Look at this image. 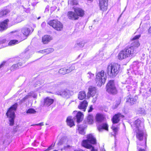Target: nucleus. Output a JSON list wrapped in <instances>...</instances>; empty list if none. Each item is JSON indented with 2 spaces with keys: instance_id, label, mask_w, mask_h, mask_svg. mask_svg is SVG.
Listing matches in <instances>:
<instances>
[{
  "instance_id": "1",
  "label": "nucleus",
  "mask_w": 151,
  "mask_h": 151,
  "mask_svg": "<svg viewBox=\"0 0 151 151\" xmlns=\"http://www.w3.org/2000/svg\"><path fill=\"white\" fill-rule=\"evenodd\" d=\"M87 139L83 140L82 145L83 147L88 149H91V151H98L97 150L94 149V147L91 144H95L96 143L95 138L92 134H89L87 135Z\"/></svg>"
},
{
  "instance_id": "2",
  "label": "nucleus",
  "mask_w": 151,
  "mask_h": 151,
  "mask_svg": "<svg viewBox=\"0 0 151 151\" xmlns=\"http://www.w3.org/2000/svg\"><path fill=\"white\" fill-rule=\"evenodd\" d=\"M120 65L116 63H111L109 65L107 69V73L108 76L111 78L115 77L119 72Z\"/></svg>"
},
{
  "instance_id": "3",
  "label": "nucleus",
  "mask_w": 151,
  "mask_h": 151,
  "mask_svg": "<svg viewBox=\"0 0 151 151\" xmlns=\"http://www.w3.org/2000/svg\"><path fill=\"white\" fill-rule=\"evenodd\" d=\"M17 103L15 104L9 108L6 113V115L9 118V124L10 126H13L14 124L15 117L14 111L17 109Z\"/></svg>"
},
{
  "instance_id": "4",
  "label": "nucleus",
  "mask_w": 151,
  "mask_h": 151,
  "mask_svg": "<svg viewBox=\"0 0 151 151\" xmlns=\"http://www.w3.org/2000/svg\"><path fill=\"white\" fill-rule=\"evenodd\" d=\"M104 73V71L102 70L101 72H98L96 75L95 80L97 86L99 87L105 83L106 80V76Z\"/></svg>"
},
{
  "instance_id": "5",
  "label": "nucleus",
  "mask_w": 151,
  "mask_h": 151,
  "mask_svg": "<svg viewBox=\"0 0 151 151\" xmlns=\"http://www.w3.org/2000/svg\"><path fill=\"white\" fill-rule=\"evenodd\" d=\"M47 23L58 31H61L63 29V26L62 24L57 19L50 20Z\"/></svg>"
},
{
  "instance_id": "6",
  "label": "nucleus",
  "mask_w": 151,
  "mask_h": 151,
  "mask_svg": "<svg viewBox=\"0 0 151 151\" xmlns=\"http://www.w3.org/2000/svg\"><path fill=\"white\" fill-rule=\"evenodd\" d=\"M106 91L109 93L115 94L117 92L114 81L110 80L106 85Z\"/></svg>"
},
{
  "instance_id": "7",
  "label": "nucleus",
  "mask_w": 151,
  "mask_h": 151,
  "mask_svg": "<svg viewBox=\"0 0 151 151\" xmlns=\"http://www.w3.org/2000/svg\"><path fill=\"white\" fill-rule=\"evenodd\" d=\"M30 29L28 28L24 27L22 30V34L20 32H14V35L16 36L17 38H20L22 40L26 39L25 37L28 35L30 32Z\"/></svg>"
},
{
  "instance_id": "8",
  "label": "nucleus",
  "mask_w": 151,
  "mask_h": 151,
  "mask_svg": "<svg viewBox=\"0 0 151 151\" xmlns=\"http://www.w3.org/2000/svg\"><path fill=\"white\" fill-rule=\"evenodd\" d=\"M73 93V91L68 89L59 91L56 92L57 95H60L65 98H69Z\"/></svg>"
},
{
  "instance_id": "9",
  "label": "nucleus",
  "mask_w": 151,
  "mask_h": 151,
  "mask_svg": "<svg viewBox=\"0 0 151 151\" xmlns=\"http://www.w3.org/2000/svg\"><path fill=\"white\" fill-rule=\"evenodd\" d=\"M140 35H136L132 40V41L133 42L131 43V46L130 47L134 48V50H135H135H136L137 48L140 45L138 39L140 37Z\"/></svg>"
},
{
  "instance_id": "10",
  "label": "nucleus",
  "mask_w": 151,
  "mask_h": 151,
  "mask_svg": "<svg viewBox=\"0 0 151 151\" xmlns=\"http://www.w3.org/2000/svg\"><path fill=\"white\" fill-rule=\"evenodd\" d=\"M124 50L127 57L132 56L134 54L137 52L135 49L134 50V48H132V47H127L124 49Z\"/></svg>"
},
{
  "instance_id": "11",
  "label": "nucleus",
  "mask_w": 151,
  "mask_h": 151,
  "mask_svg": "<svg viewBox=\"0 0 151 151\" xmlns=\"http://www.w3.org/2000/svg\"><path fill=\"white\" fill-rule=\"evenodd\" d=\"M108 0H100L99 5L100 9L103 11L106 10L108 6Z\"/></svg>"
},
{
  "instance_id": "12",
  "label": "nucleus",
  "mask_w": 151,
  "mask_h": 151,
  "mask_svg": "<svg viewBox=\"0 0 151 151\" xmlns=\"http://www.w3.org/2000/svg\"><path fill=\"white\" fill-rule=\"evenodd\" d=\"M137 99V96L131 97L130 96H128L127 98L126 102L129 103L131 105H132L136 104Z\"/></svg>"
},
{
  "instance_id": "13",
  "label": "nucleus",
  "mask_w": 151,
  "mask_h": 151,
  "mask_svg": "<svg viewBox=\"0 0 151 151\" xmlns=\"http://www.w3.org/2000/svg\"><path fill=\"white\" fill-rule=\"evenodd\" d=\"M52 39V37L48 35H44L42 37V42L44 44H47Z\"/></svg>"
},
{
  "instance_id": "14",
  "label": "nucleus",
  "mask_w": 151,
  "mask_h": 151,
  "mask_svg": "<svg viewBox=\"0 0 151 151\" xmlns=\"http://www.w3.org/2000/svg\"><path fill=\"white\" fill-rule=\"evenodd\" d=\"M124 116L122 115L121 114L118 113L117 114L115 115L113 117L112 119V122L113 124L117 123L120 120V118H123Z\"/></svg>"
},
{
  "instance_id": "15",
  "label": "nucleus",
  "mask_w": 151,
  "mask_h": 151,
  "mask_svg": "<svg viewBox=\"0 0 151 151\" xmlns=\"http://www.w3.org/2000/svg\"><path fill=\"white\" fill-rule=\"evenodd\" d=\"M67 16L68 18L73 20L78 19L79 18L77 15L73 12L70 11L68 12Z\"/></svg>"
},
{
  "instance_id": "16",
  "label": "nucleus",
  "mask_w": 151,
  "mask_h": 151,
  "mask_svg": "<svg viewBox=\"0 0 151 151\" xmlns=\"http://www.w3.org/2000/svg\"><path fill=\"white\" fill-rule=\"evenodd\" d=\"M68 142H69V141L68 138L66 137H64L59 140L57 143V145L59 146H64L65 145L67 144Z\"/></svg>"
},
{
  "instance_id": "17",
  "label": "nucleus",
  "mask_w": 151,
  "mask_h": 151,
  "mask_svg": "<svg viewBox=\"0 0 151 151\" xmlns=\"http://www.w3.org/2000/svg\"><path fill=\"white\" fill-rule=\"evenodd\" d=\"M8 21V19H6L3 22H0V31H3L7 28V22Z\"/></svg>"
},
{
  "instance_id": "18",
  "label": "nucleus",
  "mask_w": 151,
  "mask_h": 151,
  "mask_svg": "<svg viewBox=\"0 0 151 151\" xmlns=\"http://www.w3.org/2000/svg\"><path fill=\"white\" fill-rule=\"evenodd\" d=\"M88 104V103L86 100H84L80 103L78 106V108L82 111H85Z\"/></svg>"
},
{
  "instance_id": "19",
  "label": "nucleus",
  "mask_w": 151,
  "mask_h": 151,
  "mask_svg": "<svg viewBox=\"0 0 151 151\" xmlns=\"http://www.w3.org/2000/svg\"><path fill=\"white\" fill-rule=\"evenodd\" d=\"M96 93V89L95 87L92 86H90L88 89V96L89 97L90 96L93 97Z\"/></svg>"
},
{
  "instance_id": "20",
  "label": "nucleus",
  "mask_w": 151,
  "mask_h": 151,
  "mask_svg": "<svg viewBox=\"0 0 151 151\" xmlns=\"http://www.w3.org/2000/svg\"><path fill=\"white\" fill-rule=\"evenodd\" d=\"M74 11L76 13V15H78V17L79 16L82 17L84 14V11L81 9L79 8H74L73 7Z\"/></svg>"
},
{
  "instance_id": "21",
  "label": "nucleus",
  "mask_w": 151,
  "mask_h": 151,
  "mask_svg": "<svg viewBox=\"0 0 151 151\" xmlns=\"http://www.w3.org/2000/svg\"><path fill=\"white\" fill-rule=\"evenodd\" d=\"M54 101L53 99H51L49 97L46 98L44 99V105L48 107L52 104L53 103Z\"/></svg>"
},
{
  "instance_id": "22",
  "label": "nucleus",
  "mask_w": 151,
  "mask_h": 151,
  "mask_svg": "<svg viewBox=\"0 0 151 151\" xmlns=\"http://www.w3.org/2000/svg\"><path fill=\"white\" fill-rule=\"evenodd\" d=\"M105 117L103 114H98L96 116V120L99 123L102 122L104 119Z\"/></svg>"
},
{
  "instance_id": "23",
  "label": "nucleus",
  "mask_w": 151,
  "mask_h": 151,
  "mask_svg": "<svg viewBox=\"0 0 151 151\" xmlns=\"http://www.w3.org/2000/svg\"><path fill=\"white\" fill-rule=\"evenodd\" d=\"M138 131L137 133L136 137L139 140L141 141L143 137V132L140 129L138 130Z\"/></svg>"
},
{
  "instance_id": "24",
  "label": "nucleus",
  "mask_w": 151,
  "mask_h": 151,
  "mask_svg": "<svg viewBox=\"0 0 151 151\" xmlns=\"http://www.w3.org/2000/svg\"><path fill=\"white\" fill-rule=\"evenodd\" d=\"M127 57L124 50L121 51L118 55V58L119 60H122Z\"/></svg>"
},
{
  "instance_id": "25",
  "label": "nucleus",
  "mask_w": 151,
  "mask_h": 151,
  "mask_svg": "<svg viewBox=\"0 0 151 151\" xmlns=\"http://www.w3.org/2000/svg\"><path fill=\"white\" fill-rule=\"evenodd\" d=\"M98 128L99 131H101L103 129L108 130V125L106 123H103L98 127Z\"/></svg>"
},
{
  "instance_id": "26",
  "label": "nucleus",
  "mask_w": 151,
  "mask_h": 151,
  "mask_svg": "<svg viewBox=\"0 0 151 151\" xmlns=\"http://www.w3.org/2000/svg\"><path fill=\"white\" fill-rule=\"evenodd\" d=\"M83 117V115L81 112H78L76 115L77 121L78 123H79L82 121Z\"/></svg>"
},
{
  "instance_id": "27",
  "label": "nucleus",
  "mask_w": 151,
  "mask_h": 151,
  "mask_svg": "<svg viewBox=\"0 0 151 151\" xmlns=\"http://www.w3.org/2000/svg\"><path fill=\"white\" fill-rule=\"evenodd\" d=\"M67 123L68 125L71 127L74 125V122L71 117H68L67 119Z\"/></svg>"
},
{
  "instance_id": "28",
  "label": "nucleus",
  "mask_w": 151,
  "mask_h": 151,
  "mask_svg": "<svg viewBox=\"0 0 151 151\" xmlns=\"http://www.w3.org/2000/svg\"><path fill=\"white\" fill-rule=\"evenodd\" d=\"M87 123L92 124L93 122V117L92 115L89 114L87 117L86 122Z\"/></svg>"
},
{
  "instance_id": "29",
  "label": "nucleus",
  "mask_w": 151,
  "mask_h": 151,
  "mask_svg": "<svg viewBox=\"0 0 151 151\" xmlns=\"http://www.w3.org/2000/svg\"><path fill=\"white\" fill-rule=\"evenodd\" d=\"M86 127H83L81 125H79L78 126V130L79 133L82 135H84L85 134V132L84 131L85 128Z\"/></svg>"
},
{
  "instance_id": "30",
  "label": "nucleus",
  "mask_w": 151,
  "mask_h": 151,
  "mask_svg": "<svg viewBox=\"0 0 151 151\" xmlns=\"http://www.w3.org/2000/svg\"><path fill=\"white\" fill-rule=\"evenodd\" d=\"M141 121L139 119H137V120L135 121L134 122V124L136 128L138 130L140 129V127H141Z\"/></svg>"
},
{
  "instance_id": "31",
  "label": "nucleus",
  "mask_w": 151,
  "mask_h": 151,
  "mask_svg": "<svg viewBox=\"0 0 151 151\" xmlns=\"http://www.w3.org/2000/svg\"><path fill=\"white\" fill-rule=\"evenodd\" d=\"M86 97V94L84 91H81L79 93L78 98L80 100H83Z\"/></svg>"
},
{
  "instance_id": "32",
  "label": "nucleus",
  "mask_w": 151,
  "mask_h": 151,
  "mask_svg": "<svg viewBox=\"0 0 151 151\" xmlns=\"http://www.w3.org/2000/svg\"><path fill=\"white\" fill-rule=\"evenodd\" d=\"M85 43V42L84 41H81L75 44L74 46L75 47L82 48L84 46Z\"/></svg>"
},
{
  "instance_id": "33",
  "label": "nucleus",
  "mask_w": 151,
  "mask_h": 151,
  "mask_svg": "<svg viewBox=\"0 0 151 151\" xmlns=\"http://www.w3.org/2000/svg\"><path fill=\"white\" fill-rule=\"evenodd\" d=\"M54 51V50L52 48H49L46 49L44 50L40 51L41 53H46L47 54L50 53Z\"/></svg>"
},
{
  "instance_id": "34",
  "label": "nucleus",
  "mask_w": 151,
  "mask_h": 151,
  "mask_svg": "<svg viewBox=\"0 0 151 151\" xmlns=\"http://www.w3.org/2000/svg\"><path fill=\"white\" fill-rule=\"evenodd\" d=\"M9 12V11L7 10H4L0 11V17L4 16Z\"/></svg>"
},
{
  "instance_id": "35",
  "label": "nucleus",
  "mask_w": 151,
  "mask_h": 151,
  "mask_svg": "<svg viewBox=\"0 0 151 151\" xmlns=\"http://www.w3.org/2000/svg\"><path fill=\"white\" fill-rule=\"evenodd\" d=\"M64 147V150L65 151H67L68 150L71 148L72 147V146L70 145L69 144V142H68V143L66 144L65 145L63 146Z\"/></svg>"
},
{
  "instance_id": "36",
  "label": "nucleus",
  "mask_w": 151,
  "mask_h": 151,
  "mask_svg": "<svg viewBox=\"0 0 151 151\" xmlns=\"http://www.w3.org/2000/svg\"><path fill=\"white\" fill-rule=\"evenodd\" d=\"M36 111L33 109H29L26 112L27 114H35L36 113Z\"/></svg>"
},
{
  "instance_id": "37",
  "label": "nucleus",
  "mask_w": 151,
  "mask_h": 151,
  "mask_svg": "<svg viewBox=\"0 0 151 151\" xmlns=\"http://www.w3.org/2000/svg\"><path fill=\"white\" fill-rule=\"evenodd\" d=\"M68 3L71 5H76L78 4V1L77 0H69Z\"/></svg>"
},
{
  "instance_id": "38",
  "label": "nucleus",
  "mask_w": 151,
  "mask_h": 151,
  "mask_svg": "<svg viewBox=\"0 0 151 151\" xmlns=\"http://www.w3.org/2000/svg\"><path fill=\"white\" fill-rule=\"evenodd\" d=\"M32 93H29L27 95H26L24 98L22 99L21 100V102H23L25 101L26 100L29 99L32 96Z\"/></svg>"
},
{
  "instance_id": "39",
  "label": "nucleus",
  "mask_w": 151,
  "mask_h": 151,
  "mask_svg": "<svg viewBox=\"0 0 151 151\" xmlns=\"http://www.w3.org/2000/svg\"><path fill=\"white\" fill-rule=\"evenodd\" d=\"M27 59H26V60ZM22 59H20V60H18V61L21 62H19L17 64V65H18V67H19V66H20L22 65L23 63H24L25 62V61L26 60L25 58L24 59V60L22 61Z\"/></svg>"
},
{
  "instance_id": "40",
  "label": "nucleus",
  "mask_w": 151,
  "mask_h": 151,
  "mask_svg": "<svg viewBox=\"0 0 151 151\" xmlns=\"http://www.w3.org/2000/svg\"><path fill=\"white\" fill-rule=\"evenodd\" d=\"M87 76L89 79H92L94 77V75L91 72H88L87 74Z\"/></svg>"
},
{
  "instance_id": "41",
  "label": "nucleus",
  "mask_w": 151,
  "mask_h": 151,
  "mask_svg": "<svg viewBox=\"0 0 151 151\" xmlns=\"http://www.w3.org/2000/svg\"><path fill=\"white\" fill-rule=\"evenodd\" d=\"M18 65L17 64L13 65L10 68L11 71H14L17 69L18 68Z\"/></svg>"
},
{
  "instance_id": "42",
  "label": "nucleus",
  "mask_w": 151,
  "mask_h": 151,
  "mask_svg": "<svg viewBox=\"0 0 151 151\" xmlns=\"http://www.w3.org/2000/svg\"><path fill=\"white\" fill-rule=\"evenodd\" d=\"M65 69L62 68L60 69L59 71V73L62 75H64L66 74Z\"/></svg>"
},
{
  "instance_id": "43",
  "label": "nucleus",
  "mask_w": 151,
  "mask_h": 151,
  "mask_svg": "<svg viewBox=\"0 0 151 151\" xmlns=\"http://www.w3.org/2000/svg\"><path fill=\"white\" fill-rule=\"evenodd\" d=\"M18 41L16 40H12L9 43V45H12L18 43Z\"/></svg>"
},
{
  "instance_id": "44",
  "label": "nucleus",
  "mask_w": 151,
  "mask_h": 151,
  "mask_svg": "<svg viewBox=\"0 0 151 151\" xmlns=\"http://www.w3.org/2000/svg\"><path fill=\"white\" fill-rule=\"evenodd\" d=\"M23 20L22 17H21V16H18L16 18V22L17 23H19L21 22Z\"/></svg>"
},
{
  "instance_id": "45",
  "label": "nucleus",
  "mask_w": 151,
  "mask_h": 151,
  "mask_svg": "<svg viewBox=\"0 0 151 151\" xmlns=\"http://www.w3.org/2000/svg\"><path fill=\"white\" fill-rule=\"evenodd\" d=\"M111 128L112 129L113 131H114L115 135H116V133L118 130V128L117 127H115L113 125L112 126Z\"/></svg>"
},
{
  "instance_id": "46",
  "label": "nucleus",
  "mask_w": 151,
  "mask_h": 151,
  "mask_svg": "<svg viewBox=\"0 0 151 151\" xmlns=\"http://www.w3.org/2000/svg\"><path fill=\"white\" fill-rule=\"evenodd\" d=\"M55 145V143L54 144H52L48 148V149L49 151L51 149H52L54 147Z\"/></svg>"
},
{
  "instance_id": "47",
  "label": "nucleus",
  "mask_w": 151,
  "mask_h": 151,
  "mask_svg": "<svg viewBox=\"0 0 151 151\" xmlns=\"http://www.w3.org/2000/svg\"><path fill=\"white\" fill-rule=\"evenodd\" d=\"M93 97V100L92 101L93 103H94L95 102H96V101L97 99V95H94V96Z\"/></svg>"
},
{
  "instance_id": "48",
  "label": "nucleus",
  "mask_w": 151,
  "mask_h": 151,
  "mask_svg": "<svg viewBox=\"0 0 151 151\" xmlns=\"http://www.w3.org/2000/svg\"><path fill=\"white\" fill-rule=\"evenodd\" d=\"M139 113L140 114L144 113L145 112L144 109L142 108L139 109Z\"/></svg>"
},
{
  "instance_id": "49",
  "label": "nucleus",
  "mask_w": 151,
  "mask_h": 151,
  "mask_svg": "<svg viewBox=\"0 0 151 151\" xmlns=\"http://www.w3.org/2000/svg\"><path fill=\"white\" fill-rule=\"evenodd\" d=\"M30 93H32V96H32L33 98H36L37 97V95L35 93H34L33 92H31Z\"/></svg>"
},
{
  "instance_id": "50",
  "label": "nucleus",
  "mask_w": 151,
  "mask_h": 151,
  "mask_svg": "<svg viewBox=\"0 0 151 151\" xmlns=\"http://www.w3.org/2000/svg\"><path fill=\"white\" fill-rule=\"evenodd\" d=\"M71 71H73L75 69V67L74 65H71L70 68H69Z\"/></svg>"
},
{
  "instance_id": "51",
  "label": "nucleus",
  "mask_w": 151,
  "mask_h": 151,
  "mask_svg": "<svg viewBox=\"0 0 151 151\" xmlns=\"http://www.w3.org/2000/svg\"><path fill=\"white\" fill-rule=\"evenodd\" d=\"M43 125H44L43 123V122H42V123H40L39 124H35L32 125L31 126H38V125L43 126Z\"/></svg>"
},
{
  "instance_id": "52",
  "label": "nucleus",
  "mask_w": 151,
  "mask_h": 151,
  "mask_svg": "<svg viewBox=\"0 0 151 151\" xmlns=\"http://www.w3.org/2000/svg\"><path fill=\"white\" fill-rule=\"evenodd\" d=\"M65 70H66V74L69 73L71 72L69 68L67 69H65Z\"/></svg>"
},
{
  "instance_id": "53",
  "label": "nucleus",
  "mask_w": 151,
  "mask_h": 151,
  "mask_svg": "<svg viewBox=\"0 0 151 151\" xmlns=\"http://www.w3.org/2000/svg\"><path fill=\"white\" fill-rule=\"evenodd\" d=\"M93 109L92 107V106H91L89 110L88 111V112H91L92 111V110H93Z\"/></svg>"
},
{
  "instance_id": "54",
  "label": "nucleus",
  "mask_w": 151,
  "mask_h": 151,
  "mask_svg": "<svg viewBox=\"0 0 151 151\" xmlns=\"http://www.w3.org/2000/svg\"><path fill=\"white\" fill-rule=\"evenodd\" d=\"M148 32L150 34V35H151V27H150L148 29Z\"/></svg>"
},
{
  "instance_id": "55",
  "label": "nucleus",
  "mask_w": 151,
  "mask_h": 151,
  "mask_svg": "<svg viewBox=\"0 0 151 151\" xmlns=\"http://www.w3.org/2000/svg\"><path fill=\"white\" fill-rule=\"evenodd\" d=\"M6 40H3L1 42V43H5L6 42Z\"/></svg>"
},
{
  "instance_id": "56",
  "label": "nucleus",
  "mask_w": 151,
  "mask_h": 151,
  "mask_svg": "<svg viewBox=\"0 0 151 151\" xmlns=\"http://www.w3.org/2000/svg\"><path fill=\"white\" fill-rule=\"evenodd\" d=\"M139 151H145V150L142 149H139Z\"/></svg>"
},
{
  "instance_id": "57",
  "label": "nucleus",
  "mask_w": 151,
  "mask_h": 151,
  "mask_svg": "<svg viewBox=\"0 0 151 151\" xmlns=\"http://www.w3.org/2000/svg\"><path fill=\"white\" fill-rule=\"evenodd\" d=\"M75 151H83L81 149H79V150H75Z\"/></svg>"
},
{
  "instance_id": "58",
  "label": "nucleus",
  "mask_w": 151,
  "mask_h": 151,
  "mask_svg": "<svg viewBox=\"0 0 151 151\" xmlns=\"http://www.w3.org/2000/svg\"><path fill=\"white\" fill-rule=\"evenodd\" d=\"M4 65V64L2 63L0 65V68L3 66Z\"/></svg>"
},
{
  "instance_id": "59",
  "label": "nucleus",
  "mask_w": 151,
  "mask_h": 151,
  "mask_svg": "<svg viewBox=\"0 0 151 151\" xmlns=\"http://www.w3.org/2000/svg\"><path fill=\"white\" fill-rule=\"evenodd\" d=\"M64 147H63L61 148L60 149L61 151H62L63 150H64Z\"/></svg>"
},
{
  "instance_id": "60",
  "label": "nucleus",
  "mask_w": 151,
  "mask_h": 151,
  "mask_svg": "<svg viewBox=\"0 0 151 151\" xmlns=\"http://www.w3.org/2000/svg\"><path fill=\"white\" fill-rule=\"evenodd\" d=\"M149 91L150 92V93H151V88L150 89Z\"/></svg>"
},
{
  "instance_id": "61",
  "label": "nucleus",
  "mask_w": 151,
  "mask_h": 151,
  "mask_svg": "<svg viewBox=\"0 0 151 151\" xmlns=\"http://www.w3.org/2000/svg\"><path fill=\"white\" fill-rule=\"evenodd\" d=\"M49 150L48 149L44 150V151H49Z\"/></svg>"
},
{
  "instance_id": "62",
  "label": "nucleus",
  "mask_w": 151,
  "mask_h": 151,
  "mask_svg": "<svg viewBox=\"0 0 151 151\" xmlns=\"http://www.w3.org/2000/svg\"><path fill=\"white\" fill-rule=\"evenodd\" d=\"M26 50L27 51V50H28V48H27L26 49Z\"/></svg>"
},
{
  "instance_id": "63",
  "label": "nucleus",
  "mask_w": 151,
  "mask_h": 151,
  "mask_svg": "<svg viewBox=\"0 0 151 151\" xmlns=\"http://www.w3.org/2000/svg\"><path fill=\"white\" fill-rule=\"evenodd\" d=\"M40 17H39L37 19H40Z\"/></svg>"
},
{
  "instance_id": "64",
  "label": "nucleus",
  "mask_w": 151,
  "mask_h": 151,
  "mask_svg": "<svg viewBox=\"0 0 151 151\" xmlns=\"http://www.w3.org/2000/svg\"><path fill=\"white\" fill-rule=\"evenodd\" d=\"M53 151H58V150H53Z\"/></svg>"
}]
</instances>
